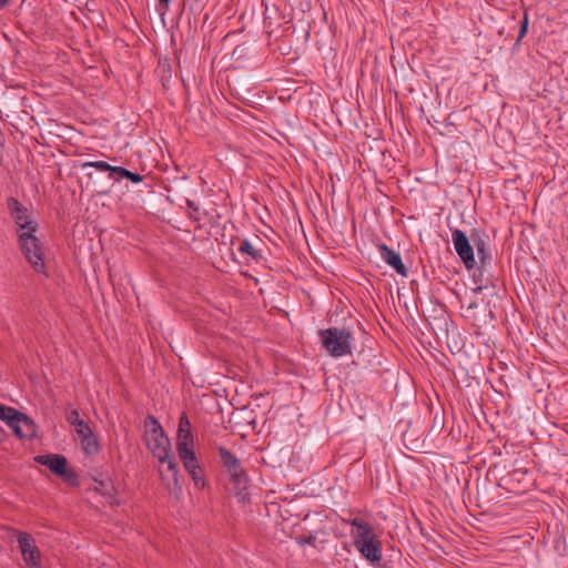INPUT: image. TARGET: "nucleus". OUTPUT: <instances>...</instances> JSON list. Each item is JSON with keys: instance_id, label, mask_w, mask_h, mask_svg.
I'll return each mask as SVG.
<instances>
[{"instance_id": "2eb2a0df", "label": "nucleus", "mask_w": 568, "mask_h": 568, "mask_svg": "<svg viewBox=\"0 0 568 568\" xmlns=\"http://www.w3.org/2000/svg\"><path fill=\"white\" fill-rule=\"evenodd\" d=\"M381 256L382 258L392 266L398 274L406 275L407 270L403 264L400 255L387 247L386 245L381 246Z\"/></svg>"}, {"instance_id": "a211bd4d", "label": "nucleus", "mask_w": 568, "mask_h": 568, "mask_svg": "<svg viewBox=\"0 0 568 568\" xmlns=\"http://www.w3.org/2000/svg\"><path fill=\"white\" fill-rule=\"evenodd\" d=\"M80 442L81 447L87 455H95L99 453L100 445L93 430L90 434L82 436Z\"/></svg>"}, {"instance_id": "0eeeda50", "label": "nucleus", "mask_w": 568, "mask_h": 568, "mask_svg": "<svg viewBox=\"0 0 568 568\" xmlns=\"http://www.w3.org/2000/svg\"><path fill=\"white\" fill-rule=\"evenodd\" d=\"M7 206L10 213V216L14 221V224L17 225V235L22 234L23 231L29 232H37L39 229V225L37 221H34L31 216V213L28 207H26L23 204H21L17 199L9 197L7 200Z\"/></svg>"}, {"instance_id": "393cba45", "label": "nucleus", "mask_w": 568, "mask_h": 568, "mask_svg": "<svg viewBox=\"0 0 568 568\" xmlns=\"http://www.w3.org/2000/svg\"><path fill=\"white\" fill-rule=\"evenodd\" d=\"M79 438L82 436H85L92 432V428L90 427L89 423L87 420H83L82 423H78L75 427H73Z\"/></svg>"}, {"instance_id": "7ed1b4c3", "label": "nucleus", "mask_w": 568, "mask_h": 568, "mask_svg": "<svg viewBox=\"0 0 568 568\" xmlns=\"http://www.w3.org/2000/svg\"><path fill=\"white\" fill-rule=\"evenodd\" d=\"M328 530L318 515H306L304 519L294 525L291 537L300 545H311L315 548H322L326 544Z\"/></svg>"}, {"instance_id": "39448f33", "label": "nucleus", "mask_w": 568, "mask_h": 568, "mask_svg": "<svg viewBox=\"0 0 568 568\" xmlns=\"http://www.w3.org/2000/svg\"><path fill=\"white\" fill-rule=\"evenodd\" d=\"M145 442L153 457L163 464L168 453L171 452V443L161 424L153 416H149L145 422Z\"/></svg>"}, {"instance_id": "f3484780", "label": "nucleus", "mask_w": 568, "mask_h": 568, "mask_svg": "<svg viewBox=\"0 0 568 568\" xmlns=\"http://www.w3.org/2000/svg\"><path fill=\"white\" fill-rule=\"evenodd\" d=\"M264 507H265V511H266V515L270 518V520L273 521L274 525H276V526L282 525L284 517L282 514L281 504L273 501V500H267L265 503Z\"/></svg>"}, {"instance_id": "aec40b11", "label": "nucleus", "mask_w": 568, "mask_h": 568, "mask_svg": "<svg viewBox=\"0 0 568 568\" xmlns=\"http://www.w3.org/2000/svg\"><path fill=\"white\" fill-rule=\"evenodd\" d=\"M65 419L72 426L75 427L78 423H82L84 419L80 417V413L77 408L68 407L65 410Z\"/></svg>"}, {"instance_id": "1a4fd4ad", "label": "nucleus", "mask_w": 568, "mask_h": 568, "mask_svg": "<svg viewBox=\"0 0 568 568\" xmlns=\"http://www.w3.org/2000/svg\"><path fill=\"white\" fill-rule=\"evenodd\" d=\"M176 450L180 458H184L195 454L192 426L186 414H182L179 420L176 434Z\"/></svg>"}, {"instance_id": "6ab92c4d", "label": "nucleus", "mask_w": 568, "mask_h": 568, "mask_svg": "<svg viewBox=\"0 0 568 568\" xmlns=\"http://www.w3.org/2000/svg\"><path fill=\"white\" fill-rule=\"evenodd\" d=\"M18 414L19 412L16 408L0 404V419L3 420L8 427H11L12 424L19 420Z\"/></svg>"}, {"instance_id": "bb28decb", "label": "nucleus", "mask_w": 568, "mask_h": 568, "mask_svg": "<svg viewBox=\"0 0 568 568\" xmlns=\"http://www.w3.org/2000/svg\"><path fill=\"white\" fill-rule=\"evenodd\" d=\"M527 29H528V17H527V14H525L524 20L520 26V30H519V39L525 37V34L527 33Z\"/></svg>"}, {"instance_id": "cd10ccee", "label": "nucleus", "mask_w": 568, "mask_h": 568, "mask_svg": "<svg viewBox=\"0 0 568 568\" xmlns=\"http://www.w3.org/2000/svg\"><path fill=\"white\" fill-rule=\"evenodd\" d=\"M159 10L163 13L169 10L170 0H159Z\"/></svg>"}, {"instance_id": "4468645a", "label": "nucleus", "mask_w": 568, "mask_h": 568, "mask_svg": "<svg viewBox=\"0 0 568 568\" xmlns=\"http://www.w3.org/2000/svg\"><path fill=\"white\" fill-rule=\"evenodd\" d=\"M19 420L11 425V429L20 438H31L36 435V424L27 415L19 412Z\"/></svg>"}, {"instance_id": "9d476101", "label": "nucleus", "mask_w": 568, "mask_h": 568, "mask_svg": "<svg viewBox=\"0 0 568 568\" xmlns=\"http://www.w3.org/2000/svg\"><path fill=\"white\" fill-rule=\"evenodd\" d=\"M452 242L454 248L463 261L465 267L467 270H471L475 266V256L471 245L469 244V240L466 236L465 232L462 230H455L452 234Z\"/></svg>"}, {"instance_id": "a878e982", "label": "nucleus", "mask_w": 568, "mask_h": 568, "mask_svg": "<svg viewBox=\"0 0 568 568\" xmlns=\"http://www.w3.org/2000/svg\"><path fill=\"white\" fill-rule=\"evenodd\" d=\"M125 179L132 181L133 183H140L143 180V176L139 173H134L128 170V174Z\"/></svg>"}, {"instance_id": "ddd939ff", "label": "nucleus", "mask_w": 568, "mask_h": 568, "mask_svg": "<svg viewBox=\"0 0 568 568\" xmlns=\"http://www.w3.org/2000/svg\"><path fill=\"white\" fill-rule=\"evenodd\" d=\"M164 464L166 465L165 470L163 468H160V475L162 477V480L169 488L173 486L174 488L181 490V486L179 485V468L172 452L168 453V458L164 459V463L162 465Z\"/></svg>"}, {"instance_id": "4be33fe9", "label": "nucleus", "mask_w": 568, "mask_h": 568, "mask_svg": "<svg viewBox=\"0 0 568 568\" xmlns=\"http://www.w3.org/2000/svg\"><path fill=\"white\" fill-rule=\"evenodd\" d=\"M83 168H94L95 170L100 171V172H105L108 171L110 173V170H111V166L109 163L104 162V161H91V162H85L83 165Z\"/></svg>"}, {"instance_id": "c85d7f7f", "label": "nucleus", "mask_w": 568, "mask_h": 568, "mask_svg": "<svg viewBox=\"0 0 568 568\" xmlns=\"http://www.w3.org/2000/svg\"><path fill=\"white\" fill-rule=\"evenodd\" d=\"M9 0H0V9L4 8L8 4Z\"/></svg>"}, {"instance_id": "20e7f679", "label": "nucleus", "mask_w": 568, "mask_h": 568, "mask_svg": "<svg viewBox=\"0 0 568 568\" xmlns=\"http://www.w3.org/2000/svg\"><path fill=\"white\" fill-rule=\"evenodd\" d=\"M36 233L37 232L27 233L23 231V233L18 236V244L33 271L48 277L49 272L45 264V250L40 239L36 236Z\"/></svg>"}, {"instance_id": "423d86ee", "label": "nucleus", "mask_w": 568, "mask_h": 568, "mask_svg": "<svg viewBox=\"0 0 568 568\" xmlns=\"http://www.w3.org/2000/svg\"><path fill=\"white\" fill-rule=\"evenodd\" d=\"M321 341L325 351L333 357L352 354L354 338L348 329L334 327L322 331Z\"/></svg>"}, {"instance_id": "f8f14e48", "label": "nucleus", "mask_w": 568, "mask_h": 568, "mask_svg": "<svg viewBox=\"0 0 568 568\" xmlns=\"http://www.w3.org/2000/svg\"><path fill=\"white\" fill-rule=\"evenodd\" d=\"M34 460L40 464L47 466L52 473L59 476L67 475V458L62 455L58 454H47V455H38Z\"/></svg>"}, {"instance_id": "f03ea898", "label": "nucleus", "mask_w": 568, "mask_h": 568, "mask_svg": "<svg viewBox=\"0 0 568 568\" xmlns=\"http://www.w3.org/2000/svg\"><path fill=\"white\" fill-rule=\"evenodd\" d=\"M219 455L229 476L230 491L235 496L239 503H250V479L246 471L242 467L240 459L225 447L219 448Z\"/></svg>"}, {"instance_id": "6e6552de", "label": "nucleus", "mask_w": 568, "mask_h": 568, "mask_svg": "<svg viewBox=\"0 0 568 568\" xmlns=\"http://www.w3.org/2000/svg\"><path fill=\"white\" fill-rule=\"evenodd\" d=\"M17 540L26 566L28 568H42L41 551L36 539L29 532L19 531Z\"/></svg>"}, {"instance_id": "5701e85b", "label": "nucleus", "mask_w": 568, "mask_h": 568, "mask_svg": "<svg viewBox=\"0 0 568 568\" xmlns=\"http://www.w3.org/2000/svg\"><path fill=\"white\" fill-rule=\"evenodd\" d=\"M128 174V170L122 166H111L109 178L114 181H120L125 179Z\"/></svg>"}, {"instance_id": "9b49d317", "label": "nucleus", "mask_w": 568, "mask_h": 568, "mask_svg": "<svg viewBox=\"0 0 568 568\" xmlns=\"http://www.w3.org/2000/svg\"><path fill=\"white\" fill-rule=\"evenodd\" d=\"M184 469L191 477L194 487L197 489H204L206 486V480L204 477V470L196 457V455L187 456L184 458H180Z\"/></svg>"}, {"instance_id": "412c9836", "label": "nucleus", "mask_w": 568, "mask_h": 568, "mask_svg": "<svg viewBox=\"0 0 568 568\" xmlns=\"http://www.w3.org/2000/svg\"><path fill=\"white\" fill-rule=\"evenodd\" d=\"M239 251L243 254L252 256L253 258H257L260 256L257 250H255L254 246L247 240H243L240 243Z\"/></svg>"}, {"instance_id": "dca6fc26", "label": "nucleus", "mask_w": 568, "mask_h": 568, "mask_svg": "<svg viewBox=\"0 0 568 568\" xmlns=\"http://www.w3.org/2000/svg\"><path fill=\"white\" fill-rule=\"evenodd\" d=\"M267 21V30L268 33V43L272 47L273 51L281 50L282 48V41L281 38L284 36V30L281 29V24H278V28L273 29L271 28V17L266 16Z\"/></svg>"}, {"instance_id": "f257e3e1", "label": "nucleus", "mask_w": 568, "mask_h": 568, "mask_svg": "<svg viewBox=\"0 0 568 568\" xmlns=\"http://www.w3.org/2000/svg\"><path fill=\"white\" fill-rule=\"evenodd\" d=\"M349 525V534L356 550L372 565L379 564L383 558L382 541L373 527L359 517L353 518Z\"/></svg>"}, {"instance_id": "b1692460", "label": "nucleus", "mask_w": 568, "mask_h": 568, "mask_svg": "<svg viewBox=\"0 0 568 568\" xmlns=\"http://www.w3.org/2000/svg\"><path fill=\"white\" fill-rule=\"evenodd\" d=\"M99 486H100V487H97V490H99V491H101L103 495L108 496V497L110 498V503H111V504H114V503H115V500H113V495H112V493H113L114 488H113L112 484H110V483H103V481H100V483H99Z\"/></svg>"}]
</instances>
